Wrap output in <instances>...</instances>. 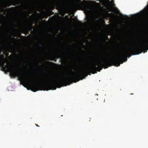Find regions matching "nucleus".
Instances as JSON below:
<instances>
[{"instance_id":"f257e3e1","label":"nucleus","mask_w":148,"mask_h":148,"mask_svg":"<svg viewBox=\"0 0 148 148\" xmlns=\"http://www.w3.org/2000/svg\"><path fill=\"white\" fill-rule=\"evenodd\" d=\"M121 47L120 52L116 56H113L110 59H103L100 61L93 64L77 73H73V82H76L85 78L90 73L95 74L100 72L103 68L104 69L114 65L119 66L121 64L126 62L127 58L132 55H138L142 52L145 53L148 50V47Z\"/></svg>"},{"instance_id":"f03ea898","label":"nucleus","mask_w":148,"mask_h":148,"mask_svg":"<svg viewBox=\"0 0 148 148\" xmlns=\"http://www.w3.org/2000/svg\"><path fill=\"white\" fill-rule=\"evenodd\" d=\"M4 60L5 61L3 62V63H1L0 61V66L1 67V69L2 71H8L12 76H17L21 79H23L26 75L20 70V66H15L11 63L5 65V64H7V61L5 59Z\"/></svg>"},{"instance_id":"7ed1b4c3","label":"nucleus","mask_w":148,"mask_h":148,"mask_svg":"<svg viewBox=\"0 0 148 148\" xmlns=\"http://www.w3.org/2000/svg\"><path fill=\"white\" fill-rule=\"evenodd\" d=\"M110 0H104L105 5L106 6L108 7H112L113 6V1L111 0L110 1Z\"/></svg>"},{"instance_id":"20e7f679","label":"nucleus","mask_w":148,"mask_h":148,"mask_svg":"<svg viewBox=\"0 0 148 148\" xmlns=\"http://www.w3.org/2000/svg\"><path fill=\"white\" fill-rule=\"evenodd\" d=\"M92 10V8L91 7L87 6L85 8V12L87 14H89L91 12Z\"/></svg>"},{"instance_id":"39448f33","label":"nucleus","mask_w":148,"mask_h":148,"mask_svg":"<svg viewBox=\"0 0 148 148\" xmlns=\"http://www.w3.org/2000/svg\"><path fill=\"white\" fill-rule=\"evenodd\" d=\"M4 56L3 54H1L0 56V61H1V63H3V62L5 61L4 60Z\"/></svg>"},{"instance_id":"423d86ee","label":"nucleus","mask_w":148,"mask_h":148,"mask_svg":"<svg viewBox=\"0 0 148 148\" xmlns=\"http://www.w3.org/2000/svg\"><path fill=\"white\" fill-rule=\"evenodd\" d=\"M55 58H56V59H58L59 58H63L61 54L60 53H58L55 56Z\"/></svg>"},{"instance_id":"0eeeda50","label":"nucleus","mask_w":148,"mask_h":148,"mask_svg":"<svg viewBox=\"0 0 148 148\" xmlns=\"http://www.w3.org/2000/svg\"><path fill=\"white\" fill-rule=\"evenodd\" d=\"M48 65L49 66H53L54 65H56L57 64L51 62H49Z\"/></svg>"},{"instance_id":"6e6552de","label":"nucleus","mask_w":148,"mask_h":148,"mask_svg":"<svg viewBox=\"0 0 148 148\" xmlns=\"http://www.w3.org/2000/svg\"><path fill=\"white\" fill-rule=\"evenodd\" d=\"M95 5H96L97 6H98L99 5V4H95Z\"/></svg>"},{"instance_id":"1a4fd4ad","label":"nucleus","mask_w":148,"mask_h":148,"mask_svg":"<svg viewBox=\"0 0 148 148\" xmlns=\"http://www.w3.org/2000/svg\"><path fill=\"white\" fill-rule=\"evenodd\" d=\"M51 58H52V60H53V59H54V57H51Z\"/></svg>"},{"instance_id":"9d476101","label":"nucleus","mask_w":148,"mask_h":148,"mask_svg":"<svg viewBox=\"0 0 148 148\" xmlns=\"http://www.w3.org/2000/svg\"><path fill=\"white\" fill-rule=\"evenodd\" d=\"M38 66L39 67H40V65H39V64H38Z\"/></svg>"},{"instance_id":"9b49d317","label":"nucleus","mask_w":148,"mask_h":148,"mask_svg":"<svg viewBox=\"0 0 148 148\" xmlns=\"http://www.w3.org/2000/svg\"><path fill=\"white\" fill-rule=\"evenodd\" d=\"M36 126H38V127H39V126H38V125H36Z\"/></svg>"},{"instance_id":"f8f14e48","label":"nucleus","mask_w":148,"mask_h":148,"mask_svg":"<svg viewBox=\"0 0 148 148\" xmlns=\"http://www.w3.org/2000/svg\"><path fill=\"white\" fill-rule=\"evenodd\" d=\"M54 61L56 62V60H55Z\"/></svg>"}]
</instances>
